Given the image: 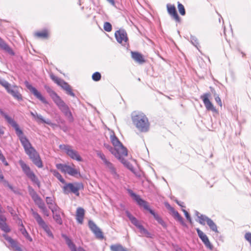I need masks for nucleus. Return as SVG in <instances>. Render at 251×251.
<instances>
[{"label":"nucleus","instance_id":"f257e3e1","mask_svg":"<svg viewBox=\"0 0 251 251\" xmlns=\"http://www.w3.org/2000/svg\"><path fill=\"white\" fill-rule=\"evenodd\" d=\"M16 133L19 137L20 142L23 146L25 153L29 156L33 163L38 168L43 167L42 162L40 159L38 153L32 147L27 138L24 135L23 131L19 126L15 128Z\"/></svg>","mask_w":251,"mask_h":251},{"label":"nucleus","instance_id":"f03ea898","mask_svg":"<svg viewBox=\"0 0 251 251\" xmlns=\"http://www.w3.org/2000/svg\"><path fill=\"white\" fill-rule=\"evenodd\" d=\"M131 117L133 124L139 131L145 132L149 130L150 123L145 114L135 111L132 113Z\"/></svg>","mask_w":251,"mask_h":251},{"label":"nucleus","instance_id":"7ed1b4c3","mask_svg":"<svg viewBox=\"0 0 251 251\" xmlns=\"http://www.w3.org/2000/svg\"><path fill=\"white\" fill-rule=\"evenodd\" d=\"M128 192L130 196L136 201L139 206H142L145 209L148 210L150 213L153 215L154 219L158 222V223L163 227L165 228L167 227V224L166 223L158 214H156L154 211L150 209L147 201L142 199L140 196L134 193L131 190L128 189Z\"/></svg>","mask_w":251,"mask_h":251},{"label":"nucleus","instance_id":"20e7f679","mask_svg":"<svg viewBox=\"0 0 251 251\" xmlns=\"http://www.w3.org/2000/svg\"><path fill=\"white\" fill-rule=\"evenodd\" d=\"M19 163L25 174L34 184H36L38 188L40 187V182L33 171H31L29 166L25 163L22 160H20Z\"/></svg>","mask_w":251,"mask_h":251},{"label":"nucleus","instance_id":"39448f33","mask_svg":"<svg viewBox=\"0 0 251 251\" xmlns=\"http://www.w3.org/2000/svg\"><path fill=\"white\" fill-rule=\"evenodd\" d=\"M104 146L105 148L108 150L109 151L118 159H119L126 167L130 170L132 169L133 167L132 165L124 159L125 157L122 155L121 152L116 150L114 147L113 148L110 145L106 143L104 144Z\"/></svg>","mask_w":251,"mask_h":251},{"label":"nucleus","instance_id":"423d86ee","mask_svg":"<svg viewBox=\"0 0 251 251\" xmlns=\"http://www.w3.org/2000/svg\"><path fill=\"white\" fill-rule=\"evenodd\" d=\"M50 78L57 85L61 87L64 90L66 91V93L73 97H75V94L72 91L71 86L63 80L59 78L57 76L54 75L52 73L50 75Z\"/></svg>","mask_w":251,"mask_h":251},{"label":"nucleus","instance_id":"0eeeda50","mask_svg":"<svg viewBox=\"0 0 251 251\" xmlns=\"http://www.w3.org/2000/svg\"><path fill=\"white\" fill-rule=\"evenodd\" d=\"M63 189L64 193L66 194L73 193L78 196L79 195V190L83 189V185L82 183H69L66 184Z\"/></svg>","mask_w":251,"mask_h":251},{"label":"nucleus","instance_id":"6e6552de","mask_svg":"<svg viewBox=\"0 0 251 251\" xmlns=\"http://www.w3.org/2000/svg\"><path fill=\"white\" fill-rule=\"evenodd\" d=\"M59 147L60 150L64 151L72 159L77 161H81L82 160L78 152L76 151L73 150L71 146L62 144L59 145Z\"/></svg>","mask_w":251,"mask_h":251},{"label":"nucleus","instance_id":"1a4fd4ad","mask_svg":"<svg viewBox=\"0 0 251 251\" xmlns=\"http://www.w3.org/2000/svg\"><path fill=\"white\" fill-rule=\"evenodd\" d=\"M31 211L33 217L35 218L39 226H41L45 230L48 236L53 238V235L51 230H50L49 226L42 219L41 216L37 212L34 211L33 209H31Z\"/></svg>","mask_w":251,"mask_h":251},{"label":"nucleus","instance_id":"9d476101","mask_svg":"<svg viewBox=\"0 0 251 251\" xmlns=\"http://www.w3.org/2000/svg\"><path fill=\"white\" fill-rule=\"evenodd\" d=\"M110 139L113 146L121 152L124 157L127 155V149L123 146L118 138L113 132H111L110 136Z\"/></svg>","mask_w":251,"mask_h":251},{"label":"nucleus","instance_id":"9b49d317","mask_svg":"<svg viewBox=\"0 0 251 251\" xmlns=\"http://www.w3.org/2000/svg\"><path fill=\"white\" fill-rule=\"evenodd\" d=\"M54 103L68 119L70 120H73L72 114L68 106L64 102L61 98Z\"/></svg>","mask_w":251,"mask_h":251},{"label":"nucleus","instance_id":"f8f14e48","mask_svg":"<svg viewBox=\"0 0 251 251\" xmlns=\"http://www.w3.org/2000/svg\"><path fill=\"white\" fill-rule=\"evenodd\" d=\"M56 167L62 172L67 173L72 176H75L79 173L78 170L66 164H56Z\"/></svg>","mask_w":251,"mask_h":251},{"label":"nucleus","instance_id":"ddd939ff","mask_svg":"<svg viewBox=\"0 0 251 251\" xmlns=\"http://www.w3.org/2000/svg\"><path fill=\"white\" fill-rule=\"evenodd\" d=\"M21 88L16 85H11L6 90L7 92L18 101L23 100V97L20 92Z\"/></svg>","mask_w":251,"mask_h":251},{"label":"nucleus","instance_id":"4468645a","mask_svg":"<svg viewBox=\"0 0 251 251\" xmlns=\"http://www.w3.org/2000/svg\"><path fill=\"white\" fill-rule=\"evenodd\" d=\"M26 88L36 97L38 99L41 100L45 104H48V102L46 99L41 95V94L34 87H33L28 81L25 82Z\"/></svg>","mask_w":251,"mask_h":251},{"label":"nucleus","instance_id":"2eb2a0df","mask_svg":"<svg viewBox=\"0 0 251 251\" xmlns=\"http://www.w3.org/2000/svg\"><path fill=\"white\" fill-rule=\"evenodd\" d=\"M115 36L117 42L122 45H126L128 38L126 31L124 29H120L115 33Z\"/></svg>","mask_w":251,"mask_h":251},{"label":"nucleus","instance_id":"dca6fc26","mask_svg":"<svg viewBox=\"0 0 251 251\" xmlns=\"http://www.w3.org/2000/svg\"><path fill=\"white\" fill-rule=\"evenodd\" d=\"M210 94L205 93L201 97L202 99L203 102L205 106V108L207 110H211L213 112H216V109L213 106V104L209 100L210 97Z\"/></svg>","mask_w":251,"mask_h":251},{"label":"nucleus","instance_id":"f3484780","mask_svg":"<svg viewBox=\"0 0 251 251\" xmlns=\"http://www.w3.org/2000/svg\"><path fill=\"white\" fill-rule=\"evenodd\" d=\"M61 236L64 239L66 244L71 251H85L82 248H76L72 240L66 234H62Z\"/></svg>","mask_w":251,"mask_h":251},{"label":"nucleus","instance_id":"a211bd4d","mask_svg":"<svg viewBox=\"0 0 251 251\" xmlns=\"http://www.w3.org/2000/svg\"><path fill=\"white\" fill-rule=\"evenodd\" d=\"M88 225L90 228L95 234L97 238L99 239H103V235L102 232L93 221H89Z\"/></svg>","mask_w":251,"mask_h":251},{"label":"nucleus","instance_id":"6ab92c4d","mask_svg":"<svg viewBox=\"0 0 251 251\" xmlns=\"http://www.w3.org/2000/svg\"><path fill=\"white\" fill-rule=\"evenodd\" d=\"M167 11L169 14L177 22H180V18L178 16L174 5L167 4Z\"/></svg>","mask_w":251,"mask_h":251},{"label":"nucleus","instance_id":"aec40b11","mask_svg":"<svg viewBox=\"0 0 251 251\" xmlns=\"http://www.w3.org/2000/svg\"><path fill=\"white\" fill-rule=\"evenodd\" d=\"M104 165L114 178L117 179L119 177V175L117 173L116 170L111 162L108 161L106 163L104 164Z\"/></svg>","mask_w":251,"mask_h":251},{"label":"nucleus","instance_id":"412c9836","mask_svg":"<svg viewBox=\"0 0 251 251\" xmlns=\"http://www.w3.org/2000/svg\"><path fill=\"white\" fill-rule=\"evenodd\" d=\"M0 114L4 117L6 121L10 124L14 129L19 126L18 124L12 119L5 113L1 109H0Z\"/></svg>","mask_w":251,"mask_h":251},{"label":"nucleus","instance_id":"4be33fe9","mask_svg":"<svg viewBox=\"0 0 251 251\" xmlns=\"http://www.w3.org/2000/svg\"><path fill=\"white\" fill-rule=\"evenodd\" d=\"M84 214L85 211L83 208L81 207L77 208L76 212V220L79 224H82L83 223Z\"/></svg>","mask_w":251,"mask_h":251},{"label":"nucleus","instance_id":"5701e85b","mask_svg":"<svg viewBox=\"0 0 251 251\" xmlns=\"http://www.w3.org/2000/svg\"><path fill=\"white\" fill-rule=\"evenodd\" d=\"M195 215L197 217V221L202 225H205L207 223L209 218L204 215L200 214L198 211H195Z\"/></svg>","mask_w":251,"mask_h":251},{"label":"nucleus","instance_id":"b1692460","mask_svg":"<svg viewBox=\"0 0 251 251\" xmlns=\"http://www.w3.org/2000/svg\"><path fill=\"white\" fill-rule=\"evenodd\" d=\"M46 201L49 205V208L51 210L52 212H54L58 208V206L54 203L51 197H47L46 198Z\"/></svg>","mask_w":251,"mask_h":251},{"label":"nucleus","instance_id":"393cba45","mask_svg":"<svg viewBox=\"0 0 251 251\" xmlns=\"http://www.w3.org/2000/svg\"><path fill=\"white\" fill-rule=\"evenodd\" d=\"M44 87L47 92L49 94L50 97L54 102L60 98V97L53 90H52L50 86L45 85Z\"/></svg>","mask_w":251,"mask_h":251},{"label":"nucleus","instance_id":"a878e982","mask_svg":"<svg viewBox=\"0 0 251 251\" xmlns=\"http://www.w3.org/2000/svg\"><path fill=\"white\" fill-rule=\"evenodd\" d=\"M131 56L135 61L140 64H142L145 62V60L142 54L138 52L131 51Z\"/></svg>","mask_w":251,"mask_h":251},{"label":"nucleus","instance_id":"bb28decb","mask_svg":"<svg viewBox=\"0 0 251 251\" xmlns=\"http://www.w3.org/2000/svg\"><path fill=\"white\" fill-rule=\"evenodd\" d=\"M0 48L7 52L11 55H14V52L12 49L1 39L0 38Z\"/></svg>","mask_w":251,"mask_h":251},{"label":"nucleus","instance_id":"cd10ccee","mask_svg":"<svg viewBox=\"0 0 251 251\" xmlns=\"http://www.w3.org/2000/svg\"><path fill=\"white\" fill-rule=\"evenodd\" d=\"M30 113L33 118L40 120L42 122L46 123L50 126L53 125V124L51 123V121L49 119L45 120L41 115L38 114L37 112L34 113L31 111Z\"/></svg>","mask_w":251,"mask_h":251},{"label":"nucleus","instance_id":"c85d7f7f","mask_svg":"<svg viewBox=\"0 0 251 251\" xmlns=\"http://www.w3.org/2000/svg\"><path fill=\"white\" fill-rule=\"evenodd\" d=\"M60 208L58 207L55 211H54V212H52L53 218L57 224H58L59 225H62V220L60 216Z\"/></svg>","mask_w":251,"mask_h":251},{"label":"nucleus","instance_id":"c756f323","mask_svg":"<svg viewBox=\"0 0 251 251\" xmlns=\"http://www.w3.org/2000/svg\"><path fill=\"white\" fill-rule=\"evenodd\" d=\"M126 216L129 218V220L131 221V223L133 224L135 226H136L137 227L141 225L140 223L138 221V220L133 216H132L130 213L129 212L126 211Z\"/></svg>","mask_w":251,"mask_h":251},{"label":"nucleus","instance_id":"7c9ffc66","mask_svg":"<svg viewBox=\"0 0 251 251\" xmlns=\"http://www.w3.org/2000/svg\"><path fill=\"white\" fill-rule=\"evenodd\" d=\"M110 248L111 251H128L120 244L112 245L110 246Z\"/></svg>","mask_w":251,"mask_h":251},{"label":"nucleus","instance_id":"2f4dec72","mask_svg":"<svg viewBox=\"0 0 251 251\" xmlns=\"http://www.w3.org/2000/svg\"><path fill=\"white\" fill-rule=\"evenodd\" d=\"M19 230L20 231H21V233L28 240H29V241H32V238H31V237L29 236V234L28 233V232H27L26 230L25 229V227L23 225V224H22L20 226V227L19 228Z\"/></svg>","mask_w":251,"mask_h":251},{"label":"nucleus","instance_id":"473e14b6","mask_svg":"<svg viewBox=\"0 0 251 251\" xmlns=\"http://www.w3.org/2000/svg\"><path fill=\"white\" fill-rule=\"evenodd\" d=\"M196 230L199 237L202 240L203 243L205 242L206 241L209 240L207 236L199 228H197Z\"/></svg>","mask_w":251,"mask_h":251},{"label":"nucleus","instance_id":"72a5a7b5","mask_svg":"<svg viewBox=\"0 0 251 251\" xmlns=\"http://www.w3.org/2000/svg\"><path fill=\"white\" fill-rule=\"evenodd\" d=\"M206 224L208 225V226L212 230L215 232H218L216 225L211 219L209 218Z\"/></svg>","mask_w":251,"mask_h":251},{"label":"nucleus","instance_id":"f704fd0d","mask_svg":"<svg viewBox=\"0 0 251 251\" xmlns=\"http://www.w3.org/2000/svg\"><path fill=\"white\" fill-rule=\"evenodd\" d=\"M53 175L62 183H65V181L62 177L61 175L56 170H53L51 171Z\"/></svg>","mask_w":251,"mask_h":251},{"label":"nucleus","instance_id":"c9c22d12","mask_svg":"<svg viewBox=\"0 0 251 251\" xmlns=\"http://www.w3.org/2000/svg\"><path fill=\"white\" fill-rule=\"evenodd\" d=\"M35 35L37 37L42 38H47L48 36V31L46 30L36 32Z\"/></svg>","mask_w":251,"mask_h":251},{"label":"nucleus","instance_id":"e433bc0d","mask_svg":"<svg viewBox=\"0 0 251 251\" xmlns=\"http://www.w3.org/2000/svg\"><path fill=\"white\" fill-rule=\"evenodd\" d=\"M34 201L40 209L43 208L45 206L44 202L40 197L34 200Z\"/></svg>","mask_w":251,"mask_h":251},{"label":"nucleus","instance_id":"4c0bfd02","mask_svg":"<svg viewBox=\"0 0 251 251\" xmlns=\"http://www.w3.org/2000/svg\"><path fill=\"white\" fill-rule=\"evenodd\" d=\"M34 201L40 209L43 208L45 206L44 202L40 197L34 200Z\"/></svg>","mask_w":251,"mask_h":251},{"label":"nucleus","instance_id":"58836bf2","mask_svg":"<svg viewBox=\"0 0 251 251\" xmlns=\"http://www.w3.org/2000/svg\"><path fill=\"white\" fill-rule=\"evenodd\" d=\"M34 201L40 209L43 208L45 206L44 202L40 197L34 200Z\"/></svg>","mask_w":251,"mask_h":251},{"label":"nucleus","instance_id":"ea45409f","mask_svg":"<svg viewBox=\"0 0 251 251\" xmlns=\"http://www.w3.org/2000/svg\"><path fill=\"white\" fill-rule=\"evenodd\" d=\"M97 155L100 157L101 160L102 161L103 164L106 163L108 161H109L106 158L105 155L100 151H96Z\"/></svg>","mask_w":251,"mask_h":251},{"label":"nucleus","instance_id":"a19ab883","mask_svg":"<svg viewBox=\"0 0 251 251\" xmlns=\"http://www.w3.org/2000/svg\"><path fill=\"white\" fill-rule=\"evenodd\" d=\"M28 191L29 195L33 201L39 197L34 190L30 186L28 187Z\"/></svg>","mask_w":251,"mask_h":251},{"label":"nucleus","instance_id":"79ce46f5","mask_svg":"<svg viewBox=\"0 0 251 251\" xmlns=\"http://www.w3.org/2000/svg\"><path fill=\"white\" fill-rule=\"evenodd\" d=\"M137 228L139 229L140 232L141 234L145 235L146 236L149 237H150V233L148 231V230L145 229L144 226L140 225Z\"/></svg>","mask_w":251,"mask_h":251},{"label":"nucleus","instance_id":"37998d69","mask_svg":"<svg viewBox=\"0 0 251 251\" xmlns=\"http://www.w3.org/2000/svg\"><path fill=\"white\" fill-rule=\"evenodd\" d=\"M0 84L6 89V90L11 85L8 82L2 78H0Z\"/></svg>","mask_w":251,"mask_h":251},{"label":"nucleus","instance_id":"c03bdc74","mask_svg":"<svg viewBox=\"0 0 251 251\" xmlns=\"http://www.w3.org/2000/svg\"><path fill=\"white\" fill-rule=\"evenodd\" d=\"M177 7H178V11H179V13L182 16L185 15V10L184 6L180 2H178Z\"/></svg>","mask_w":251,"mask_h":251},{"label":"nucleus","instance_id":"a18cd8bd","mask_svg":"<svg viewBox=\"0 0 251 251\" xmlns=\"http://www.w3.org/2000/svg\"><path fill=\"white\" fill-rule=\"evenodd\" d=\"M212 93H213L215 101L221 107L222 106V103L219 95L216 93L215 91H212Z\"/></svg>","mask_w":251,"mask_h":251},{"label":"nucleus","instance_id":"49530a36","mask_svg":"<svg viewBox=\"0 0 251 251\" xmlns=\"http://www.w3.org/2000/svg\"><path fill=\"white\" fill-rule=\"evenodd\" d=\"M92 79L95 81L100 80L101 78V75L99 72H95L92 75Z\"/></svg>","mask_w":251,"mask_h":251},{"label":"nucleus","instance_id":"de8ad7c7","mask_svg":"<svg viewBox=\"0 0 251 251\" xmlns=\"http://www.w3.org/2000/svg\"><path fill=\"white\" fill-rule=\"evenodd\" d=\"M104 29L107 32H110L112 30V25L109 22H105L103 25Z\"/></svg>","mask_w":251,"mask_h":251},{"label":"nucleus","instance_id":"09e8293b","mask_svg":"<svg viewBox=\"0 0 251 251\" xmlns=\"http://www.w3.org/2000/svg\"><path fill=\"white\" fill-rule=\"evenodd\" d=\"M0 228L6 233L9 232L10 231V228L9 227L6 223L2 224L0 226Z\"/></svg>","mask_w":251,"mask_h":251},{"label":"nucleus","instance_id":"8fccbe9b","mask_svg":"<svg viewBox=\"0 0 251 251\" xmlns=\"http://www.w3.org/2000/svg\"><path fill=\"white\" fill-rule=\"evenodd\" d=\"M171 212H172V214L174 218L176 220L177 218L180 216V215L178 213V212L176 211L174 208H171Z\"/></svg>","mask_w":251,"mask_h":251},{"label":"nucleus","instance_id":"3c124183","mask_svg":"<svg viewBox=\"0 0 251 251\" xmlns=\"http://www.w3.org/2000/svg\"><path fill=\"white\" fill-rule=\"evenodd\" d=\"M191 42L197 49H198V42L197 39L194 36H191Z\"/></svg>","mask_w":251,"mask_h":251},{"label":"nucleus","instance_id":"603ef678","mask_svg":"<svg viewBox=\"0 0 251 251\" xmlns=\"http://www.w3.org/2000/svg\"><path fill=\"white\" fill-rule=\"evenodd\" d=\"M40 209L41 210L42 212L45 216L47 217L49 216L50 212L48 210L47 208L46 207V205L44 207H43V208H42Z\"/></svg>","mask_w":251,"mask_h":251},{"label":"nucleus","instance_id":"864d4df0","mask_svg":"<svg viewBox=\"0 0 251 251\" xmlns=\"http://www.w3.org/2000/svg\"><path fill=\"white\" fill-rule=\"evenodd\" d=\"M203 243L207 248H208L210 250H213V247L212 245L211 244V243L210 242L209 240L206 241L205 242H204Z\"/></svg>","mask_w":251,"mask_h":251},{"label":"nucleus","instance_id":"5fc2aeb1","mask_svg":"<svg viewBox=\"0 0 251 251\" xmlns=\"http://www.w3.org/2000/svg\"><path fill=\"white\" fill-rule=\"evenodd\" d=\"M245 238L247 241H248L250 243L251 246V233H246L245 235Z\"/></svg>","mask_w":251,"mask_h":251},{"label":"nucleus","instance_id":"6e6d98bb","mask_svg":"<svg viewBox=\"0 0 251 251\" xmlns=\"http://www.w3.org/2000/svg\"><path fill=\"white\" fill-rule=\"evenodd\" d=\"M4 237H5V239L11 245H14V244L15 243V241L11 237L7 236L5 235H4Z\"/></svg>","mask_w":251,"mask_h":251},{"label":"nucleus","instance_id":"4d7b16f0","mask_svg":"<svg viewBox=\"0 0 251 251\" xmlns=\"http://www.w3.org/2000/svg\"><path fill=\"white\" fill-rule=\"evenodd\" d=\"M4 237H5V239L11 245H14V244L15 243V241L11 237L7 236L5 235H4Z\"/></svg>","mask_w":251,"mask_h":251},{"label":"nucleus","instance_id":"13d9d810","mask_svg":"<svg viewBox=\"0 0 251 251\" xmlns=\"http://www.w3.org/2000/svg\"><path fill=\"white\" fill-rule=\"evenodd\" d=\"M182 211L183 212L187 220L189 221L190 223H191L192 222L191 218L190 216L189 215V213H188V212L186 210H185V209H182Z\"/></svg>","mask_w":251,"mask_h":251},{"label":"nucleus","instance_id":"bf43d9fd","mask_svg":"<svg viewBox=\"0 0 251 251\" xmlns=\"http://www.w3.org/2000/svg\"><path fill=\"white\" fill-rule=\"evenodd\" d=\"M176 220L178 221L180 223V224L181 225H182L183 226H186V225L185 223L183 218L181 216H179V217H178V218H177L176 219Z\"/></svg>","mask_w":251,"mask_h":251},{"label":"nucleus","instance_id":"052dcab7","mask_svg":"<svg viewBox=\"0 0 251 251\" xmlns=\"http://www.w3.org/2000/svg\"><path fill=\"white\" fill-rule=\"evenodd\" d=\"M0 160L2 161V163H4V162H5V161H6L3 155H1V156L0 157Z\"/></svg>","mask_w":251,"mask_h":251},{"label":"nucleus","instance_id":"680f3d73","mask_svg":"<svg viewBox=\"0 0 251 251\" xmlns=\"http://www.w3.org/2000/svg\"><path fill=\"white\" fill-rule=\"evenodd\" d=\"M0 160L2 161V163H4V162H5V161H6L3 155H1V156L0 157Z\"/></svg>","mask_w":251,"mask_h":251},{"label":"nucleus","instance_id":"e2e57ef3","mask_svg":"<svg viewBox=\"0 0 251 251\" xmlns=\"http://www.w3.org/2000/svg\"><path fill=\"white\" fill-rule=\"evenodd\" d=\"M176 202L177 203V204H178L179 206H181V207H183V202H180V201H176Z\"/></svg>","mask_w":251,"mask_h":251},{"label":"nucleus","instance_id":"0e129e2a","mask_svg":"<svg viewBox=\"0 0 251 251\" xmlns=\"http://www.w3.org/2000/svg\"><path fill=\"white\" fill-rule=\"evenodd\" d=\"M4 132L3 130L2 129V128L0 127V136L4 134Z\"/></svg>","mask_w":251,"mask_h":251},{"label":"nucleus","instance_id":"69168bd1","mask_svg":"<svg viewBox=\"0 0 251 251\" xmlns=\"http://www.w3.org/2000/svg\"><path fill=\"white\" fill-rule=\"evenodd\" d=\"M3 179H4V176H3V175L2 174H0V181H1Z\"/></svg>","mask_w":251,"mask_h":251},{"label":"nucleus","instance_id":"338daca9","mask_svg":"<svg viewBox=\"0 0 251 251\" xmlns=\"http://www.w3.org/2000/svg\"><path fill=\"white\" fill-rule=\"evenodd\" d=\"M166 205V207L168 208V209H169L170 211H171V208H173V207H172L170 204H167Z\"/></svg>","mask_w":251,"mask_h":251},{"label":"nucleus","instance_id":"774afa93","mask_svg":"<svg viewBox=\"0 0 251 251\" xmlns=\"http://www.w3.org/2000/svg\"><path fill=\"white\" fill-rule=\"evenodd\" d=\"M176 251H183L180 248H177L176 249Z\"/></svg>","mask_w":251,"mask_h":251}]
</instances>
